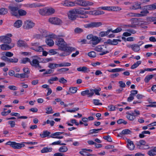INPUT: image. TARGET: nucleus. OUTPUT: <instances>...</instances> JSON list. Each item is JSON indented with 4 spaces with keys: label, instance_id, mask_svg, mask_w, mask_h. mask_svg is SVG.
Masks as SVG:
<instances>
[{
    "label": "nucleus",
    "instance_id": "nucleus-1",
    "mask_svg": "<svg viewBox=\"0 0 156 156\" xmlns=\"http://www.w3.org/2000/svg\"><path fill=\"white\" fill-rule=\"evenodd\" d=\"M37 142L35 141L22 142V143H16L15 142L9 141L6 143L5 145H10V146H24L25 145H36Z\"/></svg>",
    "mask_w": 156,
    "mask_h": 156
},
{
    "label": "nucleus",
    "instance_id": "nucleus-2",
    "mask_svg": "<svg viewBox=\"0 0 156 156\" xmlns=\"http://www.w3.org/2000/svg\"><path fill=\"white\" fill-rule=\"evenodd\" d=\"M94 49L95 51L97 52H101L99 54L100 55H103L109 53L107 46L105 45H98Z\"/></svg>",
    "mask_w": 156,
    "mask_h": 156
},
{
    "label": "nucleus",
    "instance_id": "nucleus-3",
    "mask_svg": "<svg viewBox=\"0 0 156 156\" xmlns=\"http://www.w3.org/2000/svg\"><path fill=\"white\" fill-rule=\"evenodd\" d=\"M122 30V29L120 27H117L113 30L112 28L109 29L107 30L106 31H102L101 32L99 33V36L101 37H103L108 35L111 32L113 33H117L121 31Z\"/></svg>",
    "mask_w": 156,
    "mask_h": 156
},
{
    "label": "nucleus",
    "instance_id": "nucleus-4",
    "mask_svg": "<svg viewBox=\"0 0 156 156\" xmlns=\"http://www.w3.org/2000/svg\"><path fill=\"white\" fill-rule=\"evenodd\" d=\"M55 44L58 47V49L60 50H64V48L67 46L66 43L62 38H57L55 41Z\"/></svg>",
    "mask_w": 156,
    "mask_h": 156
},
{
    "label": "nucleus",
    "instance_id": "nucleus-5",
    "mask_svg": "<svg viewBox=\"0 0 156 156\" xmlns=\"http://www.w3.org/2000/svg\"><path fill=\"white\" fill-rule=\"evenodd\" d=\"M65 50H61L64 51V52L61 53L59 54L60 56H65L70 55L73 51H75V49L74 48L72 47L67 46L64 48Z\"/></svg>",
    "mask_w": 156,
    "mask_h": 156
},
{
    "label": "nucleus",
    "instance_id": "nucleus-6",
    "mask_svg": "<svg viewBox=\"0 0 156 156\" xmlns=\"http://www.w3.org/2000/svg\"><path fill=\"white\" fill-rule=\"evenodd\" d=\"M102 25V23L101 22H93L84 25V26L85 28H93L98 27Z\"/></svg>",
    "mask_w": 156,
    "mask_h": 156
},
{
    "label": "nucleus",
    "instance_id": "nucleus-7",
    "mask_svg": "<svg viewBox=\"0 0 156 156\" xmlns=\"http://www.w3.org/2000/svg\"><path fill=\"white\" fill-rule=\"evenodd\" d=\"M9 12L12 16H18L19 8L17 6H9L8 7Z\"/></svg>",
    "mask_w": 156,
    "mask_h": 156
},
{
    "label": "nucleus",
    "instance_id": "nucleus-8",
    "mask_svg": "<svg viewBox=\"0 0 156 156\" xmlns=\"http://www.w3.org/2000/svg\"><path fill=\"white\" fill-rule=\"evenodd\" d=\"M76 4L80 5L86 6L89 5H92L93 3L88 1L83 0H79L77 1Z\"/></svg>",
    "mask_w": 156,
    "mask_h": 156
},
{
    "label": "nucleus",
    "instance_id": "nucleus-9",
    "mask_svg": "<svg viewBox=\"0 0 156 156\" xmlns=\"http://www.w3.org/2000/svg\"><path fill=\"white\" fill-rule=\"evenodd\" d=\"M49 21L52 24L57 25H60L62 23L61 20L57 17L50 18L49 19Z\"/></svg>",
    "mask_w": 156,
    "mask_h": 156
},
{
    "label": "nucleus",
    "instance_id": "nucleus-10",
    "mask_svg": "<svg viewBox=\"0 0 156 156\" xmlns=\"http://www.w3.org/2000/svg\"><path fill=\"white\" fill-rule=\"evenodd\" d=\"M92 151V150L90 149H82L79 152V153L83 156H95L94 154H90L88 152Z\"/></svg>",
    "mask_w": 156,
    "mask_h": 156
},
{
    "label": "nucleus",
    "instance_id": "nucleus-11",
    "mask_svg": "<svg viewBox=\"0 0 156 156\" xmlns=\"http://www.w3.org/2000/svg\"><path fill=\"white\" fill-rule=\"evenodd\" d=\"M35 24L32 21L27 20L25 22L23 26L24 28L26 29H29L32 28L34 26Z\"/></svg>",
    "mask_w": 156,
    "mask_h": 156
},
{
    "label": "nucleus",
    "instance_id": "nucleus-12",
    "mask_svg": "<svg viewBox=\"0 0 156 156\" xmlns=\"http://www.w3.org/2000/svg\"><path fill=\"white\" fill-rule=\"evenodd\" d=\"M68 16L69 19L73 20H75L77 17V15L73 9H72L69 11Z\"/></svg>",
    "mask_w": 156,
    "mask_h": 156
},
{
    "label": "nucleus",
    "instance_id": "nucleus-13",
    "mask_svg": "<svg viewBox=\"0 0 156 156\" xmlns=\"http://www.w3.org/2000/svg\"><path fill=\"white\" fill-rule=\"evenodd\" d=\"M101 41V39L97 36H94L92 39L90 41V43L92 44V46L98 44Z\"/></svg>",
    "mask_w": 156,
    "mask_h": 156
},
{
    "label": "nucleus",
    "instance_id": "nucleus-14",
    "mask_svg": "<svg viewBox=\"0 0 156 156\" xmlns=\"http://www.w3.org/2000/svg\"><path fill=\"white\" fill-rule=\"evenodd\" d=\"M0 41L5 44H9L11 42L12 39L8 37L2 36L0 37Z\"/></svg>",
    "mask_w": 156,
    "mask_h": 156
},
{
    "label": "nucleus",
    "instance_id": "nucleus-15",
    "mask_svg": "<svg viewBox=\"0 0 156 156\" xmlns=\"http://www.w3.org/2000/svg\"><path fill=\"white\" fill-rule=\"evenodd\" d=\"M127 47L129 48H131L133 51L135 52H137L140 50L139 45H138V44H129L127 45Z\"/></svg>",
    "mask_w": 156,
    "mask_h": 156
},
{
    "label": "nucleus",
    "instance_id": "nucleus-16",
    "mask_svg": "<svg viewBox=\"0 0 156 156\" xmlns=\"http://www.w3.org/2000/svg\"><path fill=\"white\" fill-rule=\"evenodd\" d=\"M34 57H37V59H33L32 61H30V64L31 66L33 67H34L36 68H37V66H39V63L40 62L38 61L37 56H33Z\"/></svg>",
    "mask_w": 156,
    "mask_h": 156
},
{
    "label": "nucleus",
    "instance_id": "nucleus-17",
    "mask_svg": "<svg viewBox=\"0 0 156 156\" xmlns=\"http://www.w3.org/2000/svg\"><path fill=\"white\" fill-rule=\"evenodd\" d=\"M81 95L83 96L87 95L88 97H91L93 96V93L91 92L90 89V90H87L83 91L81 93Z\"/></svg>",
    "mask_w": 156,
    "mask_h": 156
},
{
    "label": "nucleus",
    "instance_id": "nucleus-18",
    "mask_svg": "<svg viewBox=\"0 0 156 156\" xmlns=\"http://www.w3.org/2000/svg\"><path fill=\"white\" fill-rule=\"evenodd\" d=\"M0 46L2 50L3 51H7L11 49L14 46V45H13L11 47L7 44H4L0 45Z\"/></svg>",
    "mask_w": 156,
    "mask_h": 156
},
{
    "label": "nucleus",
    "instance_id": "nucleus-19",
    "mask_svg": "<svg viewBox=\"0 0 156 156\" xmlns=\"http://www.w3.org/2000/svg\"><path fill=\"white\" fill-rule=\"evenodd\" d=\"M144 9H148V10H153L156 9V3L146 5L144 7Z\"/></svg>",
    "mask_w": 156,
    "mask_h": 156
},
{
    "label": "nucleus",
    "instance_id": "nucleus-20",
    "mask_svg": "<svg viewBox=\"0 0 156 156\" xmlns=\"http://www.w3.org/2000/svg\"><path fill=\"white\" fill-rule=\"evenodd\" d=\"M37 58L38 59L40 60V62L43 63H47L49 62L52 61L53 60V58H41L39 57H37Z\"/></svg>",
    "mask_w": 156,
    "mask_h": 156
},
{
    "label": "nucleus",
    "instance_id": "nucleus-21",
    "mask_svg": "<svg viewBox=\"0 0 156 156\" xmlns=\"http://www.w3.org/2000/svg\"><path fill=\"white\" fill-rule=\"evenodd\" d=\"M40 31L41 34V35H40V34H37L36 35V37L37 38H40L41 37H47L46 32L45 30L41 29Z\"/></svg>",
    "mask_w": 156,
    "mask_h": 156
},
{
    "label": "nucleus",
    "instance_id": "nucleus-22",
    "mask_svg": "<svg viewBox=\"0 0 156 156\" xmlns=\"http://www.w3.org/2000/svg\"><path fill=\"white\" fill-rule=\"evenodd\" d=\"M17 46L19 47H26L27 46L25 42L22 40H19L17 42Z\"/></svg>",
    "mask_w": 156,
    "mask_h": 156
},
{
    "label": "nucleus",
    "instance_id": "nucleus-23",
    "mask_svg": "<svg viewBox=\"0 0 156 156\" xmlns=\"http://www.w3.org/2000/svg\"><path fill=\"white\" fill-rule=\"evenodd\" d=\"M147 154L150 156H154L156 155V147L149 150L147 152Z\"/></svg>",
    "mask_w": 156,
    "mask_h": 156
},
{
    "label": "nucleus",
    "instance_id": "nucleus-24",
    "mask_svg": "<svg viewBox=\"0 0 156 156\" xmlns=\"http://www.w3.org/2000/svg\"><path fill=\"white\" fill-rule=\"evenodd\" d=\"M138 25V22L136 21H133L131 24L126 25L125 26L126 27H132L136 28V26Z\"/></svg>",
    "mask_w": 156,
    "mask_h": 156
},
{
    "label": "nucleus",
    "instance_id": "nucleus-25",
    "mask_svg": "<svg viewBox=\"0 0 156 156\" xmlns=\"http://www.w3.org/2000/svg\"><path fill=\"white\" fill-rule=\"evenodd\" d=\"M45 42L50 47L53 46L54 44L53 40L50 38H47L46 39Z\"/></svg>",
    "mask_w": 156,
    "mask_h": 156
},
{
    "label": "nucleus",
    "instance_id": "nucleus-26",
    "mask_svg": "<svg viewBox=\"0 0 156 156\" xmlns=\"http://www.w3.org/2000/svg\"><path fill=\"white\" fill-rule=\"evenodd\" d=\"M39 13L42 15H47V8H43L39 9L38 11Z\"/></svg>",
    "mask_w": 156,
    "mask_h": 156
},
{
    "label": "nucleus",
    "instance_id": "nucleus-27",
    "mask_svg": "<svg viewBox=\"0 0 156 156\" xmlns=\"http://www.w3.org/2000/svg\"><path fill=\"white\" fill-rule=\"evenodd\" d=\"M132 132L130 131L129 129H123L122 131L119 133L120 135H128L130 134Z\"/></svg>",
    "mask_w": 156,
    "mask_h": 156
},
{
    "label": "nucleus",
    "instance_id": "nucleus-28",
    "mask_svg": "<svg viewBox=\"0 0 156 156\" xmlns=\"http://www.w3.org/2000/svg\"><path fill=\"white\" fill-rule=\"evenodd\" d=\"M101 90V88L100 87L98 88V89L95 88L94 89H90L91 92L93 93V95L94 94V93L97 95H100L99 92Z\"/></svg>",
    "mask_w": 156,
    "mask_h": 156
},
{
    "label": "nucleus",
    "instance_id": "nucleus-29",
    "mask_svg": "<svg viewBox=\"0 0 156 156\" xmlns=\"http://www.w3.org/2000/svg\"><path fill=\"white\" fill-rule=\"evenodd\" d=\"M22 24V21L21 20H17L14 24V26L17 28L20 27Z\"/></svg>",
    "mask_w": 156,
    "mask_h": 156
},
{
    "label": "nucleus",
    "instance_id": "nucleus-30",
    "mask_svg": "<svg viewBox=\"0 0 156 156\" xmlns=\"http://www.w3.org/2000/svg\"><path fill=\"white\" fill-rule=\"evenodd\" d=\"M50 134L51 133L50 132L48 131L47 130H46L43 131V133L42 134H40V135L41 137L44 138L47 136H49Z\"/></svg>",
    "mask_w": 156,
    "mask_h": 156
},
{
    "label": "nucleus",
    "instance_id": "nucleus-31",
    "mask_svg": "<svg viewBox=\"0 0 156 156\" xmlns=\"http://www.w3.org/2000/svg\"><path fill=\"white\" fill-rule=\"evenodd\" d=\"M88 69L86 66H83L82 67H80L77 68V70L78 71L82 72L84 73H87V71Z\"/></svg>",
    "mask_w": 156,
    "mask_h": 156
},
{
    "label": "nucleus",
    "instance_id": "nucleus-32",
    "mask_svg": "<svg viewBox=\"0 0 156 156\" xmlns=\"http://www.w3.org/2000/svg\"><path fill=\"white\" fill-rule=\"evenodd\" d=\"M2 55H5L7 57H12L13 55V53L10 51H4L2 53Z\"/></svg>",
    "mask_w": 156,
    "mask_h": 156
},
{
    "label": "nucleus",
    "instance_id": "nucleus-33",
    "mask_svg": "<svg viewBox=\"0 0 156 156\" xmlns=\"http://www.w3.org/2000/svg\"><path fill=\"white\" fill-rule=\"evenodd\" d=\"M154 76V75L153 74L147 75V76L144 79V81L145 83H148L149 82V80Z\"/></svg>",
    "mask_w": 156,
    "mask_h": 156
},
{
    "label": "nucleus",
    "instance_id": "nucleus-34",
    "mask_svg": "<svg viewBox=\"0 0 156 156\" xmlns=\"http://www.w3.org/2000/svg\"><path fill=\"white\" fill-rule=\"evenodd\" d=\"M52 150V149L51 147L48 148V147H45L43 148L41 151L42 153H46L51 152Z\"/></svg>",
    "mask_w": 156,
    "mask_h": 156
},
{
    "label": "nucleus",
    "instance_id": "nucleus-35",
    "mask_svg": "<svg viewBox=\"0 0 156 156\" xmlns=\"http://www.w3.org/2000/svg\"><path fill=\"white\" fill-rule=\"evenodd\" d=\"M141 3H135V4L132 6V9H137L141 8Z\"/></svg>",
    "mask_w": 156,
    "mask_h": 156
},
{
    "label": "nucleus",
    "instance_id": "nucleus-36",
    "mask_svg": "<svg viewBox=\"0 0 156 156\" xmlns=\"http://www.w3.org/2000/svg\"><path fill=\"white\" fill-rule=\"evenodd\" d=\"M27 13V12L25 10L21 9H19L18 16L19 15L21 16H25L26 15Z\"/></svg>",
    "mask_w": 156,
    "mask_h": 156
},
{
    "label": "nucleus",
    "instance_id": "nucleus-37",
    "mask_svg": "<svg viewBox=\"0 0 156 156\" xmlns=\"http://www.w3.org/2000/svg\"><path fill=\"white\" fill-rule=\"evenodd\" d=\"M141 63V61H137L136 63H134L131 67V69H134L137 67Z\"/></svg>",
    "mask_w": 156,
    "mask_h": 156
},
{
    "label": "nucleus",
    "instance_id": "nucleus-38",
    "mask_svg": "<svg viewBox=\"0 0 156 156\" xmlns=\"http://www.w3.org/2000/svg\"><path fill=\"white\" fill-rule=\"evenodd\" d=\"M8 12V10L6 8H2L0 9V15H5Z\"/></svg>",
    "mask_w": 156,
    "mask_h": 156
},
{
    "label": "nucleus",
    "instance_id": "nucleus-39",
    "mask_svg": "<svg viewBox=\"0 0 156 156\" xmlns=\"http://www.w3.org/2000/svg\"><path fill=\"white\" fill-rule=\"evenodd\" d=\"M62 132H57L53 133L51 134L49 137H51L52 138H55V137H58L59 135L61 134H62Z\"/></svg>",
    "mask_w": 156,
    "mask_h": 156
},
{
    "label": "nucleus",
    "instance_id": "nucleus-40",
    "mask_svg": "<svg viewBox=\"0 0 156 156\" xmlns=\"http://www.w3.org/2000/svg\"><path fill=\"white\" fill-rule=\"evenodd\" d=\"M75 4L71 2H68L67 1H65L63 4L65 6H73Z\"/></svg>",
    "mask_w": 156,
    "mask_h": 156
},
{
    "label": "nucleus",
    "instance_id": "nucleus-41",
    "mask_svg": "<svg viewBox=\"0 0 156 156\" xmlns=\"http://www.w3.org/2000/svg\"><path fill=\"white\" fill-rule=\"evenodd\" d=\"M18 59L14 57L12 58H9L8 63H16L18 62Z\"/></svg>",
    "mask_w": 156,
    "mask_h": 156
},
{
    "label": "nucleus",
    "instance_id": "nucleus-42",
    "mask_svg": "<svg viewBox=\"0 0 156 156\" xmlns=\"http://www.w3.org/2000/svg\"><path fill=\"white\" fill-rule=\"evenodd\" d=\"M147 20L150 22H154V24H156V17H149L147 18Z\"/></svg>",
    "mask_w": 156,
    "mask_h": 156
},
{
    "label": "nucleus",
    "instance_id": "nucleus-43",
    "mask_svg": "<svg viewBox=\"0 0 156 156\" xmlns=\"http://www.w3.org/2000/svg\"><path fill=\"white\" fill-rule=\"evenodd\" d=\"M146 142L144 140H140L139 142H137V145L138 146L141 145H145L146 146H148L149 145H146Z\"/></svg>",
    "mask_w": 156,
    "mask_h": 156
},
{
    "label": "nucleus",
    "instance_id": "nucleus-44",
    "mask_svg": "<svg viewBox=\"0 0 156 156\" xmlns=\"http://www.w3.org/2000/svg\"><path fill=\"white\" fill-rule=\"evenodd\" d=\"M76 14H77L83 15L84 14V11L82 9H73Z\"/></svg>",
    "mask_w": 156,
    "mask_h": 156
},
{
    "label": "nucleus",
    "instance_id": "nucleus-45",
    "mask_svg": "<svg viewBox=\"0 0 156 156\" xmlns=\"http://www.w3.org/2000/svg\"><path fill=\"white\" fill-rule=\"evenodd\" d=\"M46 113L47 114H50L53 113L54 112H53L51 106H49L46 108Z\"/></svg>",
    "mask_w": 156,
    "mask_h": 156
},
{
    "label": "nucleus",
    "instance_id": "nucleus-46",
    "mask_svg": "<svg viewBox=\"0 0 156 156\" xmlns=\"http://www.w3.org/2000/svg\"><path fill=\"white\" fill-rule=\"evenodd\" d=\"M61 140H58L57 141L51 143V145H65L66 144L65 143H61Z\"/></svg>",
    "mask_w": 156,
    "mask_h": 156
},
{
    "label": "nucleus",
    "instance_id": "nucleus-47",
    "mask_svg": "<svg viewBox=\"0 0 156 156\" xmlns=\"http://www.w3.org/2000/svg\"><path fill=\"white\" fill-rule=\"evenodd\" d=\"M55 10L52 8H47V15L53 14L54 13Z\"/></svg>",
    "mask_w": 156,
    "mask_h": 156
},
{
    "label": "nucleus",
    "instance_id": "nucleus-48",
    "mask_svg": "<svg viewBox=\"0 0 156 156\" xmlns=\"http://www.w3.org/2000/svg\"><path fill=\"white\" fill-rule=\"evenodd\" d=\"M126 114H127V115H126V118L129 120L133 121L136 118V117H135V116H133L129 114V112H126Z\"/></svg>",
    "mask_w": 156,
    "mask_h": 156
},
{
    "label": "nucleus",
    "instance_id": "nucleus-49",
    "mask_svg": "<svg viewBox=\"0 0 156 156\" xmlns=\"http://www.w3.org/2000/svg\"><path fill=\"white\" fill-rule=\"evenodd\" d=\"M77 90V88L76 87H71L69 88V91L72 93H76Z\"/></svg>",
    "mask_w": 156,
    "mask_h": 156
},
{
    "label": "nucleus",
    "instance_id": "nucleus-50",
    "mask_svg": "<svg viewBox=\"0 0 156 156\" xmlns=\"http://www.w3.org/2000/svg\"><path fill=\"white\" fill-rule=\"evenodd\" d=\"M30 59L28 58H23L21 61L20 63L26 64L27 62H30Z\"/></svg>",
    "mask_w": 156,
    "mask_h": 156
},
{
    "label": "nucleus",
    "instance_id": "nucleus-51",
    "mask_svg": "<svg viewBox=\"0 0 156 156\" xmlns=\"http://www.w3.org/2000/svg\"><path fill=\"white\" fill-rule=\"evenodd\" d=\"M121 10V8L118 6H111V11H117Z\"/></svg>",
    "mask_w": 156,
    "mask_h": 156
},
{
    "label": "nucleus",
    "instance_id": "nucleus-52",
    "mask_svg": "<svg viewBox=\"0 0 156 156\" xmlns=\"http://www.w3.org/2000/svg\"><path fill=\"white\" fill-rule=\"evenodd\" d=\"M88 56L91 58H94L96 56V53L94 51H91L88 53Z\"/></svg>",
    "mask_w": 156,
    "mask_h": 156
},
{
    "label": "nucleus",
    "instance_id": "nucleus-53",
    "mask_svg": "<svg viewBox=\"0 0 156 156\" xmlns=\"http://www.w3.org/2000/svg\"><path fill=\"white\" fill-rule=\"evenodd\" d=\"M146 23H147L146 22H143L140 23H138V25H140L141 28L145 29L147 28V26H146Z\"/></svg>",
    "mask_w": 156,
    "mask_h": 156
},
{
    "label": "nucleus",
    "instance_id": "nucleus-54",
    "mask_svg": "<svg viewBox=\"0 0 156 156\" xmlns=\"http://www.w3.org/2000/svg\"><path fill=\"white\" fill-rule=\"evenodd\" d=\"M117 123L118 124H121L122 123H123L125 125H126L127 124V122L124 120V119H119L117 122Z\"/></svg>",
    "mask_w": 156,
    "mask_h": 156
},
{
    "label": "nucleus",
    "instance_id": "nucleus-55",
    "mask_svg": "<svg viewBox=\"0 0 156 156\" xmlns=\"http://www.w3.org/2000/svg\"><path fill=\"white\" fill-rule=\"evenodd\" d=\"M68 148L67 147H60L59 151L61 152H65L67 151Z\"/></svg>",
    "mask_w": 156,
    "mask_h": 156
},
{
    "label": "nucleus",
    "instance_id": "nucleus-56",
    "mask_svg": "<svg viewBox=\"0 0 156 156\" xmlns=\"http://www.w3.org/2000/svg\"><path fill=\"white\" fill-rule=\"evenodd\" d=\"M93 103L96 105H102V103L99 102L100 100L99 99H94L93 100Z\"/></svg>",
    "mask_w": 156,
    "mask_h": 156
},
{
    "label": "nucleus",
    "instance_id": "nucleus-57",
    "mask_svg": "<svg viewBox=\"0 0 156 156\" xmlns=\"http://www.w3.org/2000/svg\"><path fill=\"white\" fill-rule=\"evenodd\" d=\"M33 49L37 51L41 52L44 50V49L41 46H38L35 48H33Z\"/></svg>",
    "mask_w": 156,
    "mask_h": 156
},
{
    "label": "nucleus",
    "instance_id": "nucleus-58",
    "mask_svg": "<svg viewBox=\"0 0 156 156\" xmlns=\"http://www.w3.org/2000/svg\"><path fill=\"white\" fill-rule=\"evenodd\" d=\"M28 75L26 74L25 73H23L20 74V78H28Z\"/></svg>",
    "mask_w": 156,
    "mask_h": 156
},
{
    "label": "nucleus",
    "instance_id": "nucleus-59",
    "mask_svg": "<svg viewBox=\"0 0 156 156\" xmlns=\"http://www.w3.org/2000/svg\"><path fill=\"white\" fill-rule=\"evenodd\" d=\"M127 146L131 145H132L133 146H135V145L133 144V142L129 139H128L127 140Z\"/></svg>",
    "mask_w": 156,
    "mask_h": 156
},
{
    "label": "nucleus",
    "instance_id": "nucleus-60",
    "mask_svg": "<svg viewBox=\"0 0 156 156\" xmlns=\"http://www.w3.org/2000/svg\"><path fill=\"white\" fill-rule=\"evenodd\" d=\"M83 30L80 28L77 27L75 29L74 31L76 33H80L83 32Z\"/></svg>",
    "mask_w": 156,
    "mask_h": 156
},
{
    "label": "nucleus",
    "instance_id": "nucleus-61",
    "mask_svg": "<svg viewBox=\"0 0 156 156\" xmlns=\"http://www.w3.org/2000/svg\"><path fill=\"white\" fill-rule=\"evenodd\" d=\"M48 67L51 68V69H54L56 68L55 63H49L48 66Z\"/></svg>",
    "mask_w": 156,
    "mask_h": 156
},
{
    "label": "nucleus",
    "instance_id": "nucleus-62",
    "mask_svg": "<svg viewBox=\"0 0 156 156\" xmlns=\"http://www.w3.org/2000/svg\"><path fill=\"white\" fill-rule=\"evenodd\" d=\"M9 58L5 55H3L1 57V59L5 62L8 63L9 61Z\"/></svg>",
    "mask_w": 156,
    "mask_h": 156
},
{
    "label": "nucleus",
    "instance_id": "nucleus-63",
    "mask_svg": "<svg viewBox=\"0 0 156 156\" xmlns=\"http://www.w3.org/2000/svg\"><path fill=\"white\" fill-rule=\"evenodd\" d=\"M121 40L119 39H113L112 40V45H116L118 44V41L121 42Z\"/></svg>",
    "mask_w": 156,
    "mask_h": 156
},
{
    "label": "nucleus",
    "instance_id": "nucleus-64",
    "mask_svg": "<svg viewBox=\"0 0 156 156\" xmlns=\"http://www.w3.org/2000/svg\"><path fill=\"white\" fill-rule=\"evenodd\" d=\"M8 124L10 125L11 128L14 127L15 125V122L13 121H10L8 122Z\"/></svg>",
    "mask_w": 156,
    "mask_h": 156
}]
</instances>
